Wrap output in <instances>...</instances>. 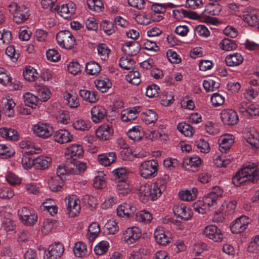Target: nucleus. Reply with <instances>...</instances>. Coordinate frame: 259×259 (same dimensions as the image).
I'll return each mask as SVG.
<instances>
[{"mask_svg":"<svg viewBox=\"0 0 259 259\" xmlns=\"http://www.w3.org/2000/svg\"><path fill=\"white\" fill-rule=\"evenodd\" d=\"M56 40L58 45L62 48L70 49L75 44V38L68 30H63L59 32L56 35Z\"/></svg>","mask_w":259,"mask_h":259,"instance_id":"0eeeda50","label":"nucleus"},{"mask_svg":"<svg viewBox=\"0 0 259 259\" xmlns=\"http://www.w3.org/2000/svg\"><path fill=\"white\" fill-rule=\"evenodd\" d=\"M135 219L137 222L148 223L152 220V215L149 211L144 210L137 212Z\"/></svg>","mask_w":259,"mask_h":259,"instance_id":"6e6d98bb","label":"nucleus"},{"mask_svg":"<svg viewBox=\"0 0 259 259\" xmlns=\"http://www.w3.org/2000/svg\"><path fill=\"white\" fill-rule=\"evenodd\" d=\"M72 127L76 130L88 131L91 128V123L89 120L78 119L73 122Z\"/></svg>","mask_w":259,"mask_h":259,"instance_id":"37998d69","label":"nucleus"},{"mask_svg":"<svg viewBox=\"0 0 259 259\" xmlns=\"http://www.w3.org/2000/svg\"><path fill=\"white\" fill-rule=\"evenodd\" d=\"M3 111L5 115L8 117H13L15 114L14 108L16 104L11 98H6L3 99Z\"/></svg>","mask_w":259,"mask_h":259,"instance_id":"e433bc0d","label":"nucleus"},{"mask_svg":"<svg viewBox=\"0 0 259 259\" xmlns=\"http://www.w3.org/2000/svg\"><path fill=\"white\" fill-rule=\"evenodd\" d=\"M125 79L128 82L138 85L141 81L140 73L137 71H131L126 75Z\"/></svg>","mask_w":259,"mask_h":259,"instance_id":"69168bd1","label":"nucleus"},{"mask_svg":"<svg viewBox=\"0 0 259 259\" xmlns=\"http://www.w3.org/2000/svg\"><path fill=\"white\" fill-rule=\"evenodd\" d=\"M12 77L9 72L4 68H0V84L4 86L12 85Z\"/></svg>","mask_w":259,"mask_h":259,"instance_id":"13d9d810","label":"nucleus"},{"mask_svg":"<svg viewBox=\"0 0 259 259\" xmlns=\"http://www.w3.org/2000/svg\"><path fill=\"white\" fill-rule=\"evenodd\" d=\"M97 51L98 56L103 61H106L108 59L109 54L111 52L110 49L104 44H102L98 46Z\"/></svg>","mask_w":259,"mask_h":259,"instance_id":"4d7b16f0","label":"nucleus"},{"mask_svg":"<svg viewBox=\"0 0 259 259\" xmlns=\"http://www.w3.org/2000/svg\"><path fill=\"white\" fill-rule=\"evenodd\" d=\"M83 150L81 145L73 144L67 147L65 150V155L69 157L79 158L82 156Z\"/></svg>","mask_w":259,"mask_h":259,"instance_id":"c756f323","label":"nucleus"},{"mask_svg":"<svg viewBox=\"0 0 259 259\" xmlns=\"http://www.w3.org/2000/svg\"><path fill=\"white\" fill-rule=\"evenodd\" d=\"M25 104L32 108H36L38 107L39 99L37 96L34 95L31 93L26 92L23 95Z\"/></svg>","mask_w":259,"mask_h":259,"instance_id":"4c0bfd02","label":"nucleus"},{"mask_svg":"<svg viewBox=\"0 0 259 259\" xmlns=\"http://www.w3.org/2000/svg\"><path fill=\"white\" fill-rule=\"evenodd\" d=\"M73 252L77 257H84L88 253L87 245L81 241L76 242L73 247Z\"/></svg>","mask_w":259,"mask_h":259,"instance_id":"a18cd8bd","label":"nucleus"},{"mask_svg":"<svg viewBox=\"0 0 259 259\" xmlns=\"http://www.w3.org/2000/svg\"><path fill=\"white\" fill-rule=\"evenodd\" d=\"M241 169L243 175L247 179V181L255 183L258 180L259 168L255 163H249L244 165Z\"/></svg>","mask_w":259,"mask_h":259,"instance_id":"9b49d317","label":"nucleus"},{"mask_svg":"<svg viewBox=\"0 0 259 259\" xmlns=\"http://www.w3.org/2000/svg\"><path fill=\"white\" fill-rule=\"evenodd\" d=\"M142 119L146 124L154 123L157 120V114L152 110H148L143 113Z\"/></svg>","mask_w":259,"mask_h":259,"instance_id":"0e129e2a","label":"nucleus"},{"mask_svg":"<svg viewBox=\"0 0 259 259\" xmlns=\"http://www.w3.org/2000/svg\"><path fill=\"white\" fill-rule=\"evenodd\" d=\"M116 154L114 152H110L99 154L97 161L99 163L104 166H108L116 161Z\"/></svg>","mask_w":259,"mask_h":259,"instance_id":"5701e85b","label":"nucleus"},{"mask_svg":"<svg viewBox=\"0 0 259 259\" xmlns=\"http://www.w3.org/2000/svg\"><path fill=\"white\" fill-rule=\"evenodd\" d=\"M85 70L88 74L95 75L100 72L101 67L98 63L93 61L89 62L86 64Z\"/></svg>","mask_w":259,"mask_h":259,"instance_id":"338daca9","label":"nucleus"},{"mask_svg":"<svg viewBox=\"0 0 259 259\" xmlns=\"http://www.w3.org/2000/svg\"><path fill=\"white\" fill-rule=\"evenodd\" d=\"M141 236V230L136 227L127 228L123 233V240L127 244H132L136 242Z\"/></svg>","mask_w":259,"mask_h":259,"instance_id":"dca6fc26","label":"nucleus"},{"mask_svg":"<svg viewBox=\"0 0 259 259\" xmlns=\"http://www.w3.org/2000/svg\"><path fill=\"white\" fill-rule=\"evenodd\" d=\"M116 210L118 216L127 219L133 217L137 208L132 202H125L118 206Z\"/></svg>","mask_w":259,"mask_h":259,"instance_id":"a211bd4d","label":"nucleus"},{"mask_svg":"<svg viewBox=\"0 0 259 259\" xmlns=\"http://www.w3.org/2000/svg\"><path fill=\"white\" fill-rule=\"evenodd\" d=\"M132 190L133 186L127 180L117 182L116 191L120 197L130 194Z\"/></svg>","mask_w":259,"mask_h":259,"instance_id":"a878e982","label":"nucleus"},{"mask_svg":"<svg viewBox=\"0 0 259 259\" xmlns=\"http://www.w3.org/2000/svg\"><path fill=\"white\" fill-rule=\"evenodd\" d=\"M9 10L13 15V21L17 24H21L29 17L28 8L24 6H18L16 3H11Z\"/></svg>","mask_w":259,"mask_h":259,"instance_id":"7ed1b4c3","label":"nucleus"},{"mask_svg":"<svg viewBox=\"0 0 259 259\" xmlns=\"http://www.w3.org/2000/svg\"><path fill=\"white\" fill-rule=\"evenodd\" d=\"M219 47L223 51H231L235 50L237 45L233 40L225 38L219 44Z\"/></svg>","mask_w":259,"mask_h":259,"instance_id":"603ef678","label":"nucleus"},{"mask_svg":"<svg viewBox=\"0 0 259 259\" xmlns=\"http://www.w3.org/2000/svg\"><path fill=\"white\" fill-rule=\"evenodd\" d=\"M234 142V136L230 134H226L220 137L219 140V149L223 153H227Z\"/></svg>","mask_w":259,"mask_h":259,"instance_id":"4be33fe9","label":"nucleus"},{"mask_svg":"<svg viewBox=\"0 0 259 259\" xmlns=\"http://www.w3.org/2000/svg\"><path fill=\"white\" fill-rule=\"evenodd\" d=\"M21 147L25 150V152L31 154L36 153L40 150V148L30 141H23L20 144Z\"/></svg>","mask_w":259,"mask_h":259,"instance_id":"864d4df0","label":"nucleus"},{"mask_svg":"<svg viewBox=\"0 0 259 259\" xmlns=\"http://www.w3.org/2000/svg\"><path fill=\"white\" fill-rule=\"evenodd\" d=\"M244 12L245 14L243 15V19L246 23L251 26H254L258 24V19L256 10L247 8Z\"/></svg>","mask_w":259,"mask_h":259,"instance_id":"bb28decb","label":"nucleus"},{"mask_svg":"<svg viewBox=\"0 0 259 259\" xmlns=\"http://www.w3.org/2000/svg\"><path fill=\"white\" fill-rule=\"evenodd\" d=\"M64 251L63 245L59 242H55L50 245L48 251L46 252L45 259H58Z\"/></svg>","mask_w":259,"mask_h":259,"instance_id":"2eb2a0df","label":"nucleus"},{"mask_svg":"<svg viewBox=\"0 0 259 259\" xmlns=\"http://www.w3.org/2000/svg\"><path fill=\"white\" fill-rule=\"evenodd\" d=\"M75 12V5L70 2L67 4L63 5L59 10L58 13L60 16L64 19H68L71 17Z\"/></svg>","mask_w":259,"mask_h":259,"instance_id":"473e14b6","label":"nucleus"},{"mask_svg":"<svg viewBox=\"0 0 259 259\" xmlns=\"http://www.w3.org/2000/svg\"><path fill=\"white\" fill-rule=\"evenodd\" d=\"M173 212L178 218L184 220H189L193 215L192 209L184 203L175 205L173 207Z\"/></svg>","mask_w":259,"mask_h":259,"instance_id":"4468645a","label":"nucleus"},{"mask_svg":"<svg viewBox=\"0 0 259 259\" xmlns=\"http://www.w3.org/2000/svg\"><path fill=\"white\" fill-rule=\"evenodd\" d=\"M100 232L99 225L97 223L91 224L88 228V236L90 241H93L99 235Z\"/></svg>","mask_w":259,"mask_h":259,"instance_id":"5fc2aeb1","label":"nucleus"},{"mask_svg":"<svg viewBox=\"0 0 259 259\" xmlns=\"http://www.w3.org/2000/svg\"><path fill=\"white\" fill-rule=\"evenodd\" d=\"M18 215L22 223L27 226L34 225L37 221L35 211L28 207H23L18 210Z\"/></svg>","mask_w":259,"mask_h":259,"instance_id":"39448f33","label":"nucleus"},{"mask_svg":"<svg viewBox=\"0 0 259 259\" xmlns=\"http://www.w3.org/2000/svg\"><path fill=\"white\" fill-rule=\"evenodd\" d=\"M201 159L197 155H193L184 158L183 166L186 169L198 168L201 164Z\"/></svg>","mask_w":259,"mask_h":259,"instance_id":"2f4dec72","label":"nucleus"},{"mask_svg":"<svg viewBox=\"0 0 259 259\" xmlns=\"http://www.w3.org/2000/svg\"><path fill=\"white\" fill-rule=\"evenodd\" d=\"M250 222V219L244 215L237 218L231 223L230 229L232 233L239 234L243 232L246 229Z\"/></svg>","mask_w":259,"mask_h":259,"instance_id":"f8f14e48","label":"nucleus"},{"mask_svg":"<svg viewBox=\"0 0 259 259\" xmlns=\"http://www.w3.org/2000/svg\"><path fill=\"white\" fill-rule=\"evenodd\" d=\"M244 138L252 148L259 147V135L254 128L245 133Z\"/></svg>","mask_w":259,"mask_h":259,"instance_id":"cd10ccee","label":"nucleus"},{"mask_svg":"<svg viewBox=\"0 0 259 259\" xmlns=\"http://www.w3.org/2000/svg\"><path fill=\"white\" fill-rule=\"evenodd\" d=\"M197 189L193 188L190 190H184L179 192V195L181 199L184 201H190L194 200L197 197Z\"/></svg>","mask_w":259,"mask_h":259,"instance_id":"a19ab883","label":"nucleus"},{"mask_svg":"<svg viewBox=\"0 0 259 259\" xmlns=\"http://www.w3.org/2000/svg\"><path fill=\"white\" fill-rule=\"evenodd\" d=\"M113 129L112 126L103 124L96 130V135L100 140L106 141L109 140L113 134Z\"/></svg>","mask_w":259,"mask_h":259,"instance_id":"412c9836","label":"nucleus"},{"mask_svg":"<svg viewBox=\"0 0 259 259\" xmlns=\"http://www.w3.org/2000/svg\"><path fill=\"white\" fill-rule=\"evenodd\" d=\"M54 140L60 144H64L71 142L73 137L70 133L66 130H60L55 133Z\"/></svg>","mask_w":259,"mask_h":259,"instance_id":"7c9ffc66","label":"nucleus"},{"mask_svg":"<svg viewBox=\"0 0 259 259\" xmlns=\"http://www.w3.org/2000/svg\"><path fill=\"white\" fill-rule=\"evenodd\" d=\"M243 56L237 52L230 54L225 58L227 65L230 67L238 66L243 63Z\"/></svg>","mask_w":259,"mask_h":259,"instance_id":"c85d7f7f","label":"nucleus"},{"mask_svg":"<svg viewBox=\"0 0 259 259\" xmlns=\"http://www.w3.org/2000/svg\"><path fill=\"white\" fill-rule=\"evenodd\" d=\"M177 129L185 137H191L195 133V130L190 124L185 122L179 123L177 125Z\"/></svg>","mask_w":259,"mask_h":259,"instance_id":"de8ad7c7","label":"nucleus"},{"mask_svg":"<svg viewBox=\"0 0 259 259\" xmlns=\"http://www.w3.org/2000/svg\"><path fill=\"white\" fill-rule=\"evenodd\" d=\"M96 87L101 92H106L112 85L111 82L108 78H101L95 81Z\"/></svg>","mask_w":259,"mask_h":259,"instance_id":"09e8293b","label":"nucleus"},{"mask_svg":"<svg viewBox=\"0 0 259 259\" xmlns=\"http://www.w3.org/2000/svg\"><path fill=\"white\" fill-rule=\"evenodd\" d=\"M33 166L38 169H45L49 167L52 162L50 157L40 155L33 159Z\"/></svg>","mask_w":259,"mask_h":259,"instance_id":"f704fd0d","label":"nucleus"},{"mask_svg":"<svg viewBox=\"0 0 259 259\" xmlns=\"http://www.w3.org/2000/svg\"><path fill=\"white\" fill-rule=\"evenodd\" d=\"M109 248L108 241L103 240L99 242L94 247V252L98 255H101L106 253Z\"/></svg>","mask_w":259,"mask_h":259,"instance_id":"680f3d73","label":"nucleus"},{"mask_svg":"<svg viewBox=\"0 0 259 259\" xmlns=\"http://www.w3.org/2000/svg\"><path fill=\"white\" fill-rule=\"evenodd\" d=\"M67 213L70 217L74 218L80 211V201L75 195L68 196L65 199Z\"/></svg>","mask_w":259,"mask_h":259,"instance_id":"423d86ee","label":"nucleus"},{"mask_svg":"<svg viewBox=\"0 0 259 259\" xmlns=\"http://www.w3.org/2000/svg\"><path fill=\"white\" fill-rule=\"evenodd\" d=\"M101 28L107 35H111L116 31V27L114 24L107 20H103L100 24Z\"/></svg>","mask_w":259,"mask_h":259,"instance_id":"e2e57ef3","label":"nucleus"},{"mask_svg":"<svg viewBox=\"0 0 259 259\" xmlns=\"http://www.w3.org/2000/svg\"><path fill=\"white\" fill-rule=\"evenodd\" d=\"M222 121L225 125H233L238 121V116L237 112L232 109H224L220 113Z\"/></svg>","mask_w":259,"mask_h":259,"instance_id":"f3484780","label":"nucleus"},{"mask_svg":"<svg viewBox=\"0 0 259 259\" xmlns=\"http://www.w3.org/2000/svg\"><path fill=\"white\" fill-rule=\"evenodd\" d=\"M151 200L154 201L160 197L166 188V177L157 179L156 181L150 186Z\"/></svg>","mask_w":259,"mask_h":259,"instance_id":"1a4fd4ad","label":"nucleus"},{"mask_svg":"<svg viewBox=\"0 0 259 259\" xmlns=\"http://www.w3.org/2000/svg\"><path fill=\"white\" fill-rule=\"evenodd\" d=\"M35 88L39 96V101L46 102L51 97V92L47 87L41 85H36Z\"/></svg>","mask_w":259,"mask_h":259,"instance_id":"49530a36","label":"nucleus"},{"mask_svg":"<svg viewBox=\"0 0 259 259\" xmlns=\"http://www.w3.org/2000/svg\"><path fill=\"white\" fill-rule=\"evenodd\" d=\"M32 131L36 136L46 139L52 135L53 128L49 123L38 122L33 125Z\"/></svg>","mask_w":259,"mask_h":259,"instance_id":"9d476101","label":"nucleus"},{"mask_svg":"<svg viewBox=\"0 0 259 259\" xmlns=\"http://www.w3.org/2000/svg\"><path fill=\"white\" fill-rule=\"evenodd\" d=\"M87 169V163L79 160H73L68 166V174L78 175Z\"/></svg>","mask_w":259,"mask_h":259,"instance_id":"b1692460","label":"nucleus"},{"mask_svg":"<svg viewBox=\"0 0 259 259\" xmlns=\"http://www.w3.org/2000/svg\"><path fill=\"white\" fill-rule=\"evenodd\" d=\"M91 114L93 122L100 123L104 120L107 116V111L104 106L98 105L91 108Z\"/></svg>","mask_w":259,"mask_h":259,"instance_id":"aec40b11","label":"nucleus"},{"mask_svg":"<svg viewBox=\"0 0 259 259\" xmlns=\"http://www.w3.org/2000/svg\"><path fill=\"white\" fill-rule=\"evenodd\" d=\"M127 136L130 139L134 141H139L144 137V132L140 126H135L127 132Z\"/></svg>","mask_w":259,"mask_h":259,"instance_id":"ea45409f","label":"nucleus"},{"mask_svg":"<svg viewBox=\"0 0 259 259\" xmlns=\"http://www.w3.org/2000/svg\"><path fill=\"white\" fill-rule=\"evenodd\" d=\"M202 233L206 238L214 242H221L224 238L222 231L214 225L206 226L204 227Z\"/></svg>","mask_w":259,"mask_h":259,"instance_id":"6e6552de","label":"nucleus"},{"mask_svg":"<svg viewBox=\"0 0 259 259\" xmlns=\"http://www.w3.org/2000/svg\"><path fill=\"white\" fill-rule=\"evenodd\" d=\"M139 107L127 108L122 111L121 119L124 122H128L135 120L138 117L140 112Z\"/></svg>","mask_w":259,"mask_h":259,"instance_id":"393cba45","label":"nucleus"},{"mask_svg":"<svg viewBox=\"0 0 259 259\" xmlns=\"http://www.w3.org/2000/svg\"><path fill=\"white\" fill-rule=\"evenodd\" d=\"M236 206V202L235 201L224 200L215 212L213 217V222L215 223L222 222L224 219V214L226 215L233 214L235 212Z\"/></svg>","mask_w":259,"mask_h":259,"instance_id":"f03ea898","label":"nucleus"},{"mask_svg":"<svg viewBox=\"0 0 259 259\" xmlns=\"http://www.w3.org/2000/svg\"><path fill=\"white\" fill-rule=\"evenodd\" d=\"M15 153V150L10 145L0 144V155L4 158L11 157Z\"/></svg>","mask_w":259,"mask_h":259,"instance_id":"052dcab7","label":"nucleus"},{"mask_svg":"<svg viewBox=\"0 0 259 259\" xmlns=\"http://www.w3.org/2000/svg\"><path fill=\"white\" fill-rule=\"evenodd\" d=\"M0 135L7 140L16 141L18 139L17 131L9 127L0 128Z\"/></svg>","mask_w":259,"mask_h":259,"instance_id":"58836bf2","label":"nucleus"},{"mask_svg":"<svg viewBox=\"0 0 259 259\" xmlns=\"http://www.w3.org/2000/svg\"><path fill=\"white\" fill-rule=\"evenodd\" d=\"M79 95L83 100L90 103H95L99 99L97 94L95 92L88 90H80Z\"/></svg>","mask_w":259,"mask_h":259,"instance_id":"79ce46f5","label":"nucleus"},{"mask_svg":"<svg viewBox=\"0 0 259 259\" xmlns=\"http://www.w3.org/2000/svg\"><path fill=\"white\" fill-rule=\"evenodd\" d=\"M249 252L256 253L259 251V235L254 236L251 240L247 247Z\"/></svg>","mask_w":259,"mask_h":259,"instance_id":"774afa93","label":"nucleus"},{"mask_svg":"<svg viewBox=\"0 0 259 259\" xmlns=\"http://www.w3.org/2000/svg\"><path fill=\"white\" fill-rule=\"evenodd\" d=\"M140 44L135 41H129L125 43L122 47V50L128 56H134L140 51Z\"/></svg>","mask_w":259,"mask_h":259,"instance_id":"72a5a7b5","label":"nucleus"},{"mask_svg":"<svg viewBox=\"0 0 259 259\" xmlns=\"http://www.w3.org/2000/svg\"><path fill=\"white\" fill-rule=\"evenodd\" d=\"M24 78L29 81H34L37 77V72L36 69L31 66L26 67L23 71Z\"/></svg>","mask_w":259,"mask_h":259,"instance_id":"bf43d9fd","label":"nucleus"},{"mask_svg":"<svg viewBox=\"0 0 259 259\" xmlns=\"http://www.w3.org/2000/svg\"><path fill=\"white\" fill-rule=\"evenodd\" d=\"M63 181L61 177L55 176L49 179L48 185L50 190L53 192L60 191L63 186Z\"/></svg>","mask_w":259,"mask_h":259,"instance_id":"c03bdc74","label":"nucleus"},{"mask_svg":"<svg viewBox=\"0 0 259 259\" xmlns=\"http://www.w3.org/2000/svg\"><path fill=\"white\" fill-rule=\"evenodd\" d=\"M238 108L239 112L244 116H252L259 114L258 106L250 102L242 101L238 104Z\"/></svg>","mask_w":259,"mask_h":259,"instance_id":"ddd939ff","label":"nucleus"},{"mask_svg":"<svg viewBox=\"0 0 259 259\" xmlns=\"http://www.w3.org/2000/svg\"><path fill=\"white\" fill-rule=\"evenodd\" d=\"M64 98L66 101V104L70 108H75L79 106L78 99L76 95L66 92L64 94Z\"/></svg>","mask_w":259,"mask_h":259,"instance_id":"3c124183","label":"nucleus"},{"mask_svg":"<svg viewBox=\"0 0 259 259\" xmlns=\"http://www.w3.org/2000/svg\"><path fill=\"white\" fill-rule=\"evenodd\" d=\"M171 234L164 231L161 227H157L154 231V237L156 242L161 245H167L171 240Z\"/></svg>","mask_w":259,"mask_h":259,"instance_id":"6ab92c4d","label":"nucleus"},{"mask_svg":"<svg viewBox=\"0 0 259 259\" xmlns=\"http://www.w3.org/2000/svg\"><path fill=\"white\" fill-rule=\"evenodd\" d=\"M93 186L96 189H101L105 187V175L102 171H98L93 180Z\"/></svg>","mask_w":259,"mask_h":259,"instance_id":"8fccbe9b","label":"nucleus"},{"mask_svg":"<svg viewBox=\"0 0 259 259\" xmlns=\"http://www.w3.org/2000/svg\"><path fill=\"white\" fill-rule=\"evenodd\" d=\"M223 192V190L220 187H213L210 192L204 196L202 201L194 204V210L199 213L203 214L207 210L214 209L216 208L218 200L222 197Z\"/></svg>","mask_w":259,"mask_h":259,"instance_id":"f257e3e1","label":"nucleus"},{"mask_svg":"<svg viewBox=\"0 0 259 259\" xmlns=\"http://www.w3.org/2000/svg\"><path fill=\"white\" fill-rule=\"evenodd\" d=\"M158 163L155 160H145L142 162L139 168L140 175L144 179H151L157 175Z\"/></svg>","mask_w":259,"mask_h":259,"instance_id":"20e7f679","label":"nucleus"},{"mask_svg":"<svg viewBox=\"0 0 259 259\" xmlns=\"http://www.w3.org/2000/svg\"><path fill=\"white\" fill-rule=\"evenodd\" d=\"M139 197L143 203H146L149 199L151 200V190L149 184L144 183L141 185L139 189Z\"/></svg>","mask_w":259,"mask_h":259,"instance_id":"c9c22d12","label":"nucleus"}]
</instances>
